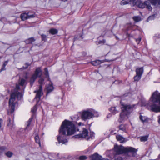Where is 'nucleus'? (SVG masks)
Here are the masks:
<instances>
[{"instance_id":"f257e3e1","label":"nucleus","mask_w":160,"mask_h":160,"mask_svg":"<svg viewBox=\"0 0 160 160\" xmlns=\"http://www.w3.org/2000/svg\"><path fill=\"white\" fill-rule=\"evenodd\" d=\"M59 132L57 138L58 143L65 144L68 142L66 136L72 135L76 132L75 125L72 122L65 119L62 122Z\"/></svg>"},{"instance_id":"f03ea898","label":"nucleus","mask_w":160,"mask_h":160,"mask_svg":"<svg viewBox=\"0 0 160 160\" xmlns=\"http://www.w3.org/2000/svg\"><path fill=\"white\" fill-rule=\"evenodd\" d=\"M150 110L154 112H160V93L156 91L152 94L148 103Z\"/></svg>"},{"instance_id":"7ed1b4c3","label":"nucleus","mask_w":160,"mask_h":160,"mask_svg":"<svg viewBox=\"0 0 160 160\" xmlns=\"http://www.w3.org/2000/svg\"><path fill=\"white\" fill-rule=\"evenodd\" d=\"M114 152H116L115 155H119L123 153L126 154V157H135L137 154V149L130 147H124L122 146L115 145L114 148ZM128 159L127 157H126Z\"/></svg>"},{"instance_id":"20e7f679","label":"nucleus","mask_w":160,"mask_h":160,"mask_svg":"<svg viewBox=\"0 0 160 160\" xmlns=\"http://www.w3.org/2000/svg\"><path fill=\"white\" fill-rule=\"evenodd\" d=\"M122 112L120 114V118L118 121L121 123L128 118V116L133 110L135 105L124 104L120 102Z\"/></svg>"},{"instance_id":"39448f33","label":"nucleus","mask_w":160,"mask_h":160,"mask_svg":"<svg viewBox=\"0 0 160 160\" xmlns=\"http://www.w3.org/2000/svg\"><path fill=\"white\" fill-rule=\"evenodd\" d=\"M23 95L22 94L18 92H15L11 94L10 98L9 101V105L10 107V109L8 110L7 113L8 115L12 114L15 110V102L14 101L16 99V97L18 100H20L22 98Z\"/></svg>"},{"instance_id":"423d86ee","label":"nucleus","mask_w":160,"mask_h":160,"mask_svg":"<svg viewBox=\"0 0 160 160\" xmlns=\"http://www.w3.org/2000/svg\"><path fill=\"white\" fill-rule=\"evenodd\" d=\"M151 4L155 6L160 7V0H147L144 2L141 1L140 8H146L151 11L152 8Z\"/></svg>"},{"instance_id":"0eeeda50","label":"nucleus","mask_w":160,"mask_h":160,"mask_svg":"<svg viewBox=\"0 0 160 160\" xmlns=\"http://www.w3.org/2000/svg\"><path fill=\"white\" fill-rule=\"evenodd\" d=\"M80 113L81 118L84 121L94 117H98V116L97 112L92 110H83Z\"/></svg>"},{"instance_id":"6e6552de","label":"nucleus","mask_w":160,"mask_h":160,"mask_svg":"<svg viewBox=\"0 0 160 160\" xmlns=\"http://www.w3.org/2000/svg\"><path fill=\"white\" fill-rule=\"evenodd\" d=\"M44 79L43 78H41L38 80V82L40 84L39 85V88L38 90H36L34 91L35 93H37L34 99H38V101L40 99L41 96L42 94V85L44 84Z\"/></svg>"},{"instance_id":"1a4fd4ad","label":"nucleus","mask_w":160,"mask_h":160,"mask_svg":"<svg viewBox=\"0 0 160 160\" xmlns=\"http://www.w3.org/2000/svg\"><path fill=\"white\" fill-rule=\"evenodd\" d=\"M129 4L132 6H136L141 8V0H122L121 2L122 5Z\"/></svg>"},{"instance_id":"9d476101","label":"nucleus","mask_w":160,"mask_h":160,"mask_svg":"<svg viewBox=\"0 0 160 160\" xmlns=\"http://www.w3.org/2000/svg\"><path fill=\"white\" fill-rule=\"evenodd\" d=\"M88 131L86 129H84L82 133L76 135L74 136L75 138H86L88 136Z\"/></svg>"},{"instance_id":"9b49d317","label":"nucleus","mask_w":160,"mask_h":160,"mask_svg":"<svg viewBox=\"0 0 160 160\" xmlns=\"http://www.w3.org/2000/svg\"><path fill=\"white\" fill-rule=\"evenodd\" d=\"M51 82L48 84H47L45 86V90L46 91V95H47L52 92L54 89V87L51 81H49Z\"/></svg>"},{"instance_id":"f8f14e48","label":"nucleus","mask_w":160,"mask_h":160,"mask_svg":"<svg viewBox=\"0 0 160 160\" xmlns=\"http://www.w3.org/2000/svg\"><path fill=\"white\" fill-rule=\"evenodd\" d=\"M42 74V71L40 67H38L36 69L35 71V72L33 75H35L37 78L41 77Z\"/></svg>"},{"instance_id":"ddd939ff","label":"nucleus","mask_w":160,"mask_h":160,"mask_svg":"<svg viewBox=\"0 0 160 160\" xmlns=\"http://www.w3.org/2000/svg\"><path fill=\"white\" fill-rule=\"evenodd\" d=\"M91 160H100L102 156L96 152L91 156Z\"/></svg>"},{"instance_id":"4468645a","label":"nucleus","mask_w":160,"mask_h":160,"mask_svg":"<svg viewBox=\"0 0 160 160\" xmlns=\"http://www.w3.org/2000/svg\"><path fill=\"white\" fill-rule=\"evenodd\" d=\"M116 138L117 140L119 141L120 143H124L126 142L125 138L121 135L116 136Z\"/></svg>"},{"instance_id":"2eb2a0df","label":"nucleus","mask_w":160,"mask_h":160,"mask_svg":"<svg viewBox=\"0 0 160 160\" xmlns=\"http://www.w3.org/2000/svg\"><path fill=\"white\" fill-rule=\"evenodd\" d=\"M136 74L142 76L143 72V67H141L137 68L136 70Z\"/></svg>"},{"instance_id":"dca6fc26","label":"nucleus","mask_w":160,"mask_h":160,"mask_svg":"<svg viewBox=\"0 0 160 160\" xmlns=\"http://www.w3.org/2000/svg\"><path fill=\"white\" fill-rule=\"evenodd\" d=\"M82 33H80L78 35H75L73 39V42H74L75 41L78 40H82L83 38L82 37Z\"/></svg>"},{"instance_id":"f3484780","label":"nucleus","mask_w":160,"mask_h":160,"mask_svg":"<svg viewBox=\"0 0 160 160\" xmlns=\"http://www.w3.org/2000/svg\"><path fill=\"white\" fill-rule=\"evenodd\" d=\"M20 18L22 20V21H24L29 19V18H28V14L26 12L22 13L20 15Z\"/></svg>"},{"instance_id":"a211bd4d","label":"nucleus","mask_w":160,"mask_h":160,"mask_svg":"<svg viewBox=\"0 0 160 160\" xmlns=\"http://www.w3.org/2000/svg\"><path fill=\"white\" fill-rule=\"evenodd\" d=\"M36 39L32 37L29 38L28 39L26 40L25 42L26 44H29L32 43V42L35 41Z\"/></svg>"},{"instance_id":"6ab92c4d","label":"nucleus","mask_w":160,"mask_h":160,"mask_svg":"<svg viewBox=\"0 0 160 160\" xmlns=\"http://www.w3.org/2000/svg\"><path fill=\"white\" fill-rule=\"evenodd\" d=\"M37 78L35 76V75H32L30 78V84L31 86H32L33 85L34 82Z\"/></svg>"},{"instance_id":"aec40b11","label":"nucleus","mask_w":160,"mask_h":160,"mask_svg":"<svg viewBox=\"0 0 160 160\" xmlns=\"http://www.w3.org/2000/svg\"><path fill=\"white\" fill-rule=\"evenodd\" d=\"M102 62L101 61L97 60L93 61H92L91 62V63L93 65L97 66L100 64Z\"/></svg>"},{"instance_id":"412c9836","label":"nucleus","mask_w":160,"mask_h":160,"mask_svg":"<svg viewBox=\"0 0 160 160\" xmlns=\"http://www.w3.org/2000/svg\"><path fill=\"white\" fill-rule=\"evenodd\" d=\"M140 120L143 123L144 122H147L148 121V118L145 116H143L140 115L139 117Z\"/></svg>"},{"instance_id":"4be33fe9","label":"nucleus","mask_w":160,"mask_h":160,"mask_svg":"<svg viewBox=\"0 0 160 160\" xmlns=\"http://www.w3.org/2000/svg\"><path fill=\"white\" fill-rule=\"evenodd\" d=\"M29 19L35 17V14L34 12L29 11L27 13Z\"/></svg>"},{"instance_id":"5701e85b","label":"nucleus","mask_w":160,"mask_h":160,"mask_svg":"<svg viewBox=\"0 0 160 160\" xmlns=\"http://www.w3.org/2000/svg\"><path fill=\"white\" fill-rule=\"evenodd\" d=\"M50 33L52 35H55L57 34L58 32V30L55 28H51L49 31Z\"/></svg>"},{"instance_id":"b1692460","label":"nucleus","mask_w":160,"mask_h":160,"mask_svg":"<svg viewBox=\"0 0 160 160\" xmlns=\"http://www.w3.org/2000/svg\"><path fill=\"white\" fill-rule=\"evenodd\" d=\"M109 110L114 115L118 112V111L116 109V107H112L109 109Z\"/></svg>"},{"instance_id":"393cba45","label":"nucleus","mask_w":160,"mask_h":160,"mask_svg":"<svg viewBox=\"0 0 160 160\" xmlns=\"http://www.w3.org/2000/svg\"><path fill=\"white\" fill-rule=\"evenodd\" d=\"M109 110L114 115L118 112V111L116 109V107H112L109 109Z\"/></svg>"},{"instance_id":"a878e982","label":"nucleus","mask_w":160,"mask_h":160,"mask_svg":"<svg viewBox=\"0 0 160 160\" xmlns=\"http://www.w3.org/2000/svg\"><path fill=\"white\" fill-rule=\"evenodd\" d=\"M44 75L45 76L46 78L48 79V81H50V78H49V74L48 69L47 68H45L44 69Z\"/></svg>"},{"instance_id":"bb28decb","label":"nucleus","mask_w":160,"mask_h":160,"mask_svg":"<svg viewBox=\"0 0 160 160\" xmlns=\"http://www.w3.org/2000/svg\"><path fill=\"white\" fill-rule=\"evenodd\" d=\"M149 137V135H146L143 136H141L140 137V141L142 142H145L148 140Z\"/></svg>"},{"instance_id":"cd10ccee","label":"nucleus","mask_w":160,"mask_h":160,"mask_svg":"<svg viewBox=\"0 0 160 160\" xmlns=\"http://www.w3.org/2000/svg\"><path fill=\"white\" fill-rule=\"evenodd\" d=\"M32 118H30L29 119L28 121V124L27 125L26 129H27L28 130H30L32 129V128H29V126L31 124V122H32Z\"/></svg>"},{"instance_id":"c85d7f7f","label":"nucleus","mask_w":160,"mask_h":160,"mask_svg":"<svg viewBox=\"0 0 160 160\" xmlns=\"http://www.w3.org/2000/svg\"><path fill=\"white\" fill-rule=\"evenodd\" d=\"M113 158L114 160H123L122 158L118 155H114Z\"/></svg>"},{"instance_id":"c756f323","label":"nucleus","mask_w":160,"mask_h":160,"mask_svg":"<svg viewBox=\"0 0 160 160\" xmlns=\"http://www.w3.org/2000/svg\"><path fill=\"white\" fill-rule=\"evenodd\" d=\"M119 128L120 130H122L124 132L126 131V128L124 124H121L119 126Z\"/></svg>"},{"instance_id":"7c9ffc66","label":"nucleus","mask_w":160,"mask_h":160,"mask_svg":"<svg viewBox=\"0 0 160 160\" xmlns=\"http://www.w3.org/2000/svg\"><path fill=\"white\" fill-rule=\"evenodd\" d=\"M8 62V61H6L4 62L1 69L0 70V72H1L2 71L5 70V67L7 64Z\"/></svg>"},{"instance_id":"2f4dec72","label":"nucleus","mask_w":160,"mask_h":160,"mask_svg":"<svg viewBox=\"0 0 160 160\" xmlns=\"http://www.w3.org/2000/svg\"><path fill=\"white\" fill-rule=\"evenodd\" d=\"M142 76L136 74V75L134 77V79L135 81H138L140 79Z\"/></svg>"},{"instance_id":"473e14b6","label":"nucleus","mask_w":160,"mask_h":160,"mask_svg":"<svg viewBox=\"0 0 160 160\" xmlns=\"http://www.w3.org/2000/svg\"><path fill=\"white\" fill-rule=\"evenodd\" d=\"M35 139L36 142L38 143L40 146H41V143L40 142V140L39 138V137L38 135H37L35 137Z\"/></svg>"},{"instance_id":"72a5a7b5","label":"nucleus","mask_w":160,"mask_h":160,"mask_svg":"<svg viewBox=\"0 0 160 160\" xmlns=\"http://www.w3.org/2000/svg\"><path fill=\"white\" fill-rule=\"evenodd\" d=\"M41 37L42 41L45 42L47 41V36L43 34L41 35Z\"/></svg>"},{"instance_id":"f704fd0d","label":"nucleus","mask_w":160,"mask_h":160,"mask_svg":"<svg viewBox=\"0 0 160 160\" xmlns=\"http://www.w3.org/2000/svg\"><path fill=\"white\" fill-rule=\"evenodd\" d=\"M13 154V153L10 151H8L5 153V155L8 158L11 157L12 156Z\"/></svg>"},{"instance_id":"c9c22d12","label":"nucleus","mask_w":160,"mask_h":160,"mask_svg":"<svg viewBox=\"0 0 160 160\" xmlns=\"http://www.w3.org/2000/svg\"><path fill=\"white\" fill-rule=\"evenodd\" d=\"M133 19L136 22H139L141 20V17L139 16L134 17L133 18Z\"/></svg>"},{"instance_id":"e433bc0d","label":"nucleus","mask_w":160,"mask_h":160,"mask_svg":"<svg viewBox=\"0 0 160 160\" xmlns=\"http://www.w3.org/2000/svg\"><path fill=\"white\" fill-rule=\"evenodd\" d=\"M155 14H153L152 16H150L148 18L147 20L148 22L150 20H154L155 18Z\"/></svg>"},{"instance_id":"4c0bfd02","label":"nucleus","mask_w":160,"mask_h":160,"mask_svg":"<svg viewBox=\"0 0 160 160\" xmlns=\"http://www.w3.org/2000/svg\"><path fill=\"white\" fill-rule=\"evenodd\" d=\"M25 81L26 80L22 78L20 81L19 85L22 86H23Z\"/></svg>"},{"instance_id":"58836bf2","label":"nucleus","mask_w":160,"mask_h":160,"mask_svg":"<svg viewBox=\"0 0 160 160\" xmlns=\"http://www.w3.org/2000/svg\"><path fill=\"white\" fill-rule=\"evenodd\" d=\"M7 149L6 147L5 146H1L0 147V153H1L2 152H4Z\"/></svg>"},{"instance_id":"ea45409f","label":"nucleus","mask_w":160,"mask_h":160,"mask_svg":"<svg viewBox=\"0 0 160 160\" xmlns=\"http://www.w3.org/2000/svg\"><path fill=\"white\" fill-rule=\"evenodd\" d=\"M87 158V157L85 156H81L79 157V159L80 160H85Z\"/></svg>"},{"instance_id":"a19ab883","label":"nucleus","mask_w":160,"mask_h":160,"mask_svg":"<svg viewBox=\"0 0 160 160\" xmlns=\"http://www.w3.org/2000/svg\"><path fill=\"white\" fill-rule=\"evenodd\" d=\"M30 65V64L29 63H26L25 64V67H23L21 69H26L27 68L28 66H29Z\"/></svg>"},{"instance_id":"79ce46f5","label":"nucleus","mask_w":160,"mask_h":160,"mask_svg":"<svg viewBox=\"0 0 160 160\" xmlns=\"http://www.w3.org/2000/svg\"><path fill=\"white\" fill-rule=\"evenodd\" d=\"M37 110V105H35L33 107V109L31 110V111L33 113H34Z\"/></svg>"},{"instance_id":"37998d69","label":"nucleus","mask_w":160,"mask_h":160,"mask_svg":"<svg viewBox=\"0 0 160 160\" xmlns=\"http://www.w3.org/2000/svg\"><path fill=\"white\" fill-rule=\"evenodd\" d=\"M8 121L9 122L8 123L7 125V126H11V125H13V122H11V120L10 117L8 118Z\"/></svg>"},{"instance_id":"c03bdc74","label":"nucleus","mask_w":160,"mask_h":160,"mask_svg":"<svg viewBox=\"0 0 160 160\" xmlns=\"http://www.w3.org/2000/svg\"><path fill=\"white\" fill-rule=\"evenodd\" d=\"M105 42H106L105 40V39H103L102 40L99 41L98 42V44H104V43H105Z\"/></svg>"},{"instance_id":"a18cd8bd","label":"nucleus","mask_w":160,"mask_h":160,"mask_svg":"<svg viewBox=\"0 0 160 160\" xmlns=\"http://www.w3.org/2000/svg\"><path fill=\"white\" fill-rule=\"evenodd\" d=\"M94 134V133L93 132H91V134H90V137L88 138H88H87V140H88L90 138H92V137L93 136Z\"/></svg>"},{"instance_id":"49530a36","label":"nucleus","mask_w":160,"mask_h":160,"mask_svg":"<svg viewBox=\"0 0 160 160\" xmlns=\"http://www.w3.org/2000/svg\"><path fill=\"white\" fill-rule=\"evenodd\" d=\"M136 41L138 43H139L141 40V38H139L136 39Z\"/></svg>"},{"instance_id":"de8ad7c7","label":"nucleus","mask_w":160,"mask_h":160,"mask_svg":"<svg viewBox=\"0 0 160 160\" xmlns=\"http://www.w3.org/2000/svg\"><path fill=\"white\" fill-rule=\"evenodd\" d=\"M16 88L17 89L19 90L20 88L19 86V85L17 84L16 85Z\"/></svg>"},{"instance_id":"09e8293b","label":"nucleus","mask_w":160,"mask_h":160,"mask_svg":"<svg viewBox=\"0 0 160 160\" xmlns=\"http://www.w3.org/2000/svg\"><path fill=\"white\" fill-rule=\"evenodd\" d=\"M100 160H109L107 158H101Z\"/></svg>"},{"instance_id":"8fccbe9b","label":"nucleus","mask_w":160,"mask_h":160,"mask_svg":"<svg viewBox=\"0 0 160 160\" xmlns=\"http://www.w3.org/2000/svg\"><path fill=\"white\" fill-rule=\"evenodd\" d=\"M158 123L160 124V115L158 116Z\"/></svg>"},{"instance_id":"3c124183","label":"nucleus","mask_w":160,"mask_h":160,"mask_svg":"<svg viewBox=\"0 0 160 160\" xmlns=\"http://www.w3.org/2000/svg\"><path fill=\"white\" fill-rule=\"evenodd\" d=\"M158 38H160V34L156 36Z\"/></svg>"},{"instance_id":"603ef678","label":"nucleus","mask_w":160,"mask_h":160,"mask_svg":"<svg viewBox=\"0 0 160 160\" xmlns=\"http://www.w3.org/2000/svg\"><path fill=\"white\" fill-rule=\"evenodd\" d=\"M82 124V123L81 122H80L78 123V125L80 126Z\"/></svg>"},{"instance_id":"864d4df0","label":"nucleus","mask_w":160,"mask_h":160,"mask_svg":"<svg viewBox=\"0 0 160 160\" xmlns=\"http://www.w3.org/2000/svg\"><path fill=\"white\" fill-rule=\"evenodd\" d=\"M59 153H58L57 154V156L58 157V158H60V157H59Z\"/></svg>"},{"instance_id":"5fc2aeb1","label":"nucleus","mask_w":160,"mask_h":160,"mask_svg":"<svg viewBox=\"0 0 160 160\" xmlns=\"http://www.w3.org/2000/svg\"><path fill=\"white\" fill-rule=\"evenodd\" d=\"M158 158L159 159L160 158V154L158 155Z\"/></svg>"},{"instance_id":"6e6d98bb","label":"nucleus","mask_w":160,"mask_h":160,"mask_svg":"<svg viewBox=\"0 0 160 160\" xmlns=\"http://www.w3.org/2000/svg\"><path fill=\"white\" fill-rule=\"evenodd\" d=\"M108 157H110V158H111L112 157V156H109Z\"/></svg>"}]
</instances>
